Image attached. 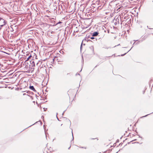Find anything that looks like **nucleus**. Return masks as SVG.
Listing matches in <instances>:
<instances>
[{"label":"nucleus","instance_id":"b1692460","mask_svg":"<svg viewBox=\"0 0 153 153\" xmlns=\"http://www.w3.org/2000/svg\"><path fill=\"white\" fill-rule=\"evenodd\" d=\"M128 52H126V53H128Z\"/></svg>","mask_w":153,"mask_h":153},{"label":"nucleus","instance_id":"cd10ccee","mask_svg":"<svg viewBox=\"0 0 153 153\" xmlns=\"http://www.w3.org/2000/svg\"><path fill=\"white\" fill-rule=\"evenodd\" d=\"M152 2H153V1H152Z\"/></svg>","mask_w":153,"mask_h":153},{"label":"nucleus","instance_id":"9b49d317","mask_svg":"<svg viewBox=\"0 0 153 153\" xmlns=\"http://www.w3.org/2000/svg\"><path fill=\"white\" fill-rule=\"evenodd\" d=\"M79 74L78 73H77L76 74V76H77V75H79Z\"/></svg>","mask_w":153,"mask_h":153},{"label":"nucleus","instance_id":"f8f14e48","mask_svg":"<svg viewBox=\"0 0 153 153\" xmlns=\"http://www.w3.org/2000/svg\"><path fill=\"white\" fill-rule=\"evenodd\" d=\"M54 33V32H53V31H52V32H51V34H53V33Z\"/></svg>","mask_w":153,"mask_h":153},{"label":"nucleus","instance_id":"aec40b11","mask_svg":"<svg viewBox=\"0 0 153 153\" xmlns=\"http://www.w3.org/2000/svg\"><path fill=\"white\" fill-rule=\"evenodd\" d=\"M135 43V42L134 43V44H133V45H134Z\"/></svg>","mask_w":153,"mask_h":153},{"label":"nucleus","instance_id":"dca6fc26","mask_svg":"<svg viewBox=\"0 0 153 153\" xmlns=\"http://www.w3.org/2000/svg\"><path fill=\"white\" fill-rule=\"evenodd\" d=\"M64 112H65V111H64V112H63V113L62 114V115H63V114H64Z\"/></svg>","mask_w":153,"mask_h":153},{"label":"nucleus","instance_id":"6ab92c4d","mask_svg":"<svg viewBox=\"0 0 153 153\" xmlns=\"http://www.w3.org/2000/svg\"><path fill=\"white\" fill-rule=\"evenodd\" d=\"M132 48V47L131 48L130 50H129L128 51H130V50H131V49Z\"/></svg>","mask_w":153,"mask_h":153},{"label":"nucleus","instance_id":"0eeeda50","mask_svg":"<svg viewBox=\"0 0 153 153\" xmlns=\"http://www.w3.org/2000/svg\"><path fill=\"white\" fill-rule=\"evenodd\" d=\"M31 92L30 91H26V93L28 94H30V93Z\"/></svg>","mask_w":153,"mask_h":153},{"label":"nucleus","instance_id":"5701e85b","mask_svg":"<svg viewBox=\"0 0 153 153\" xmlns=\"http://www.w3.org/2000/svg\"><path fill=\"white\" fill-rule=\"evenodd\" d=\"M128 52H126V53H128Z\"/></svg>","mask_w":153,"mask_h":153},{"label":"nucleus","instance_id":"bb28decb","mask_svg":"<svg viewBox=\"0 0 153 153\" xmlns=\"http://www.w3.org/2000/svg\"><path fill=\"white\" fill-rule=\"evenodd\" d=\"M94 139V138H92V139Z\"/></svg>","mask_w":153,"mask_h":153},{"label":"nucleus","instance_id":"393cba45","mask_svg":"<svg viewBox=\"0 0 153 153\" xmlns=\"http://www.w3.org/2000/svg\"><path fill=\"white\" fill-rule=\"evenodd\" d=\"M69 74V73H68L67 74L68 75V74Z\"/></svg>","mask_w":153,"mask_h":153},{"label":"nucleus","instance_id":"412c9836","mask_svg":"<svg viewBox=\"0 0 153 153\" xmlns=\"http://www.w3.org/2000/svg\"><path fill=\"white\" fill-rule=\"evenodd\" d=\"M82 44L81 45V48L82 47Z\"/></svg>","mask_w":153,"mask_h":153},{"label":"nucleus","instance_id":"7ed1b4c3","mask_svg":"<svg viewBox=\"0 0 153 153\" xmlns=\"http://www.w3.org/2000/svg\"><path fill=\"white\" fill-rule=\"evenodd\" d=\"M89 48L91 50V52L92 53H94V48L93 45H91L89 47Z\"/></svg>","mask_w":153,"mask_h":153},{"label":"nucleus","instance_id":"f03ea898","mask_svg":"<svg viewBox=\"0 0 153 153\" xmlns=\"http://www.w3.org/2000/svg\"><path fill=\"white\" fill-rule=\"evenodd\" d=\"M29 88L31 90H32L33 91L36 92V91L34 88V87L33 86H30L29 87Z\"/></svg>","mask_w":153,"mask_h":153},{"label":"nucleus","instance_id":"f3484780","mask_svg":"<svg viewBox=\"0 0 153 153\" xmlns=\"http://www.w3.org/2000/svg\"><path fill=\"white\" fill-rule=\"evenodd\" d=\"M26 95V93H24V94H23V95Z\"/></svg>","mask_w":153,"mask_h":153},{"label":"nucleus","instance_id":"4be33fe9","mask_svg":"<svg viewBox=\"0 0 153 153\" xmlns=\"http://www.w3.org/2000/svg\"><path fill=\"white\" fill-rule=\"evenodd\" d=\"M62 124H61V126H62Z\"/></svg>","mask_w":153,"mask_h":153},{"label":"nucleus","instance_id":"ddd939ff","mask_svg":"<svg viewBox=\"0 0 153 153\" xmlns=\"http://www.w3.org/2000/svg\"><path fill=\"white\" fill-rule=\"evenodd\" d=\"M88 41H89V42H92V41H91V40H88Z\"/></svg>","mask_w":153,"mask_h":153},{"label":"nucleus","instance_id":"a211bd4d","mask_svg":"<svg viewBox=\"0 0 153 153\" xmlns=\"http://www.w3.org/2000/svg\"><path fill=\"white\" fill-rule=\"evenodd\" d=\"M31 57V56H30L28 58V59H29L30 57Z\"/></svg>","mask_w":153,"mask_h":153},{"label":"nucleus","instance_id":"f257e3e1","mask_svg":"<svg viewBox=\"0 0 153 153\" xmlns=\"http://www.w3.org/2000/svg\"><path fill=\"white\" fill-rule=\"evenodd\" d=\"M1 22H3V24H2V25H0V30L1 29L2 27L4 25H6L7 22L4 19H0Z\"/></svg>","mask_w":153,"mask_h":153},{"label":"nucleus","instance_id":"423d86ee","mask_svg":"<svg viewBox=\"0 0 153 153\" xmlns=\"http://www.w3.org/2000/svg\"><path fill=\"white\" fill-rule=\"evenodd\" d=\"M67 121H68V122L70 124V125H71V121L69 120L68 119L67 120Z\"/></svg>","mask_w":153,"mask_h":153},{"label":"nucleus","instance_id":"2eb2a0df","mask_svg":"<svg viewBox=\"0 0 153 153\" xmlns=\"http://www.w3.org/2000/svg\"><path fill=\"white\" fill-rule=\"evenodd\" d=\"M148 115V114H147V115H146V116H143V117H146V116H147Z\"/></svg>","mask_w":153,"mask_h":153},{"label":"nucleus","instance_id":"a878e982","mask_svg":"<svg viewBox=\"0 0 153 153\" xmlns=\"http://www.w3.org/2000/svg\"><path fill=\"white\" fill-rule=\"evenodd\" d=\"M149 29H152V28H149Z\"/></svg>","mask_w":153,"mask_h":153},{"label":"nucleus","instance_id":"20e7f679","mask_svg":"<svg viewBox=\"0 0 153 153\" xmlns=\"http://www.w3.org/2000/svg\"><path fill=\"white\" fill-rule=\"evenodd\" d=\"M98 34V33L97 32H94L92 35V36H97Z\"/></svg>","mask_w":153,"mask_h":153},{"label":"nucleus","instance_id":"6e6552de","mask_svg":"<svg viewBox=\"0 0 153 153\" xmlns=\"http://www.w3.org/2000/svg\"><path fill=\"white\" fill-rule=\"evenodd\" d=\"M90 39H94V37H91L90 38Z\"/></svg>","mask_w":153,"mask_h":153},{"label":"nucleus","instance_id":"39448f33","mask_svg":"<svg viewBox=\"0 0 153 153\" xmlns=\"http://www.w3.org/2000/svg\"><path fill=\"white\" fill-rule=\"evenodd\" d=\"M62 23V22H58L56 24L53 25V26H56V25H57L59 24H60V23Z\"/></svg>","mask_w":153,"mask_h":153},{"label":"nucleus","instance_id":"9d476101","mask_svg":"<svg viewBox=\"0 0 153 153\" xmlns=\"http://www.w3.org/2000/svg\"><path fill=\"white\" fill-rule=\"evenodd\" d=\"M126 54V53H125V54H122V55H121V56H124V55L125 54Z\"/></svg>","mask_w":153,"mask_h":153},{"label":"nucleus","instance_id":"1a4fd4ad","mask_svg":"<svg viewBox=\"0 0 153 153\" xmlns=\"http://www.w3.org/2000/svg\"><path fill=\"white\" fill-rule=\"evenodd\" d=\"M57 113L56 114V117H57V118L58 120L59 121V119H58V117H57Z\"/></svg>","mask_w":153,"mask_h":153},{"label":"nucleus","instance_id":"4468645a","mask_svg":"<svg viewBox=\"0 0 153 153\" xmlns=\"http://www.w3.org/2000/svg\"><path fill=\"white\" fill-rule=\"evenodd\" d=\"M71 147V145L69 146V147H68V149H70V148Z\"/></svg>","mask_w":153,"mask_h":153}]
</instances>
